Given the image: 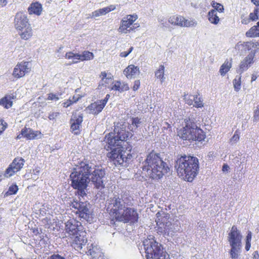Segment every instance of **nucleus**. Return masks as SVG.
Segmentation results:
<instances>
[{
    "label": "nucleus",
    "mask_w": 259,
    "mask_h": 259,
    "mask_svg": "<svg viewBox=\"0 0 259 259\" xmlns=\"http://www.w3.org/2000/svg\"><path fill=\"white\" fill-rule=\"evenodd\" d=\"M78 100H79V98H78L77 99H75V100H71L70 99L69 100H68L66 102H65L63 103V106L64 107L67 108V107H69V106H70L73 103L76 102Z\"/></svg>",
    "instance_id": "nucleus-51"
},
{
    "label": "nucleus",
    "mask_w": 259,
    "mask_h": 259,
    "mask_svg": "<svg viewBox=\"0 0 259 259\" xmlns=\"http://www.w3.org/2000/svg\"><path fill=\"white\" fill-rule=\"evenodd\" d=\"M60 113L58 112H51L49 114L48 118L50 120H54L59 115Z\"/></svg>",
    "instance_id": "nucleus-49"
},
{
    "label": "nucleus",
    "mask_w": 259,
    "mask_h": 259,
    "mask_svg": "<svg viewBox=\"0 0 259 259\" xmlns=\"http://www.w3.org/2000/svg\"><path fill=\"white\" fill-rule=\"evenodd\" d=\"M30 71V63L29 62L22 61L18 63L15 67L12 75L15 78H20L29 73Z\"/></svg>",
    "instance_id": "nucleus-12"
},
{
    "label": "nucleus",
    "mask_w": 259,
    "mask_h": 259,
    "mask_svg": "<svg viewBox=\"0 0 259 259\" xmlns=\"http://www.w3.org/2000/svg\"><path fill=\"white\" fill-rule=\"evenodd\" d=\"M81 223L74 219H70L65 223V231L69 236H74L79 231H83Z\"/></svg>",
    "instance_id": "nucleus-14"
},
{
    "label": "nucleus",
    "mask_w": 259,
    "mask_h": 259,
    "mask_svg": "<svg viewBox=\"0 0 259 259\" xmlns=\"http://www.w3.org/2000/svg\"><path fill=\"white\" fill-rule=\"evenodd\" d=\"M116 9V7L114 5H110L109 7H105L102 9H99V12L100 16L104 15L107 13L115 10Z\"/></svg>",
    "instance_id": "nucleus-34"
},
{
    "label": "nucleus",
    "mask_w": 259,
    "mask_h": 259,
    "mask_svg": "<svg viewBox=\"0 0 259 259\" xmlns=\"http://www.w3.org/2000/svg\"><path fill=\"white\" fill-rule=\"evenodd\" d=\"M76 57V59L81 61L90 60L94 58V54L89 51H84L82 54H74L72 52L67 53L65 55L66 58Z\"/></svg>",
    "instance_id": "nucleus-18"
},
{
    "label": "nucleus",
    "mask_w": 259,
    "mask_h": 259,
    "mask_svg": "<svg viewBox=\"0 0 259 259\" xmlns=\"http://www.w3.org/2000/svg\"><path fill=\"white\" fill-rule=\"evenodd\" d=\"M193 106L196 108H201L203 107V99L201 97H198V95H194Z\"/></svg>",
    "instance_id": "nucleus-35"
},
{
    "label": "nucleus",
    "mask_w": 259,
    "mask_h": 259,
    "mask_svg": "<svg viewBox=\"0 0 259 259\" xmlns=\"http://www.w3.org/2000/svg\"><path fill=\"white\" fill-rule=\"evenodd\" d=\"M18 190V186L16 185H13L9 187L8 191L5 193V196H8L9 195L15 194L17 192Z\"/></svg>",
    "instance_id": "nucleus-37"
},
{
    "label": "nucleus",
    "mask_w": 259,
    "mask_h": 259,
    "mask_svg": "<svg viewBox=\"0 0 259 259\" xmlns=\"http://www.w3.org/2000/svg\"><path fill=\"white\" fill-rule=\"evenodd\" d=\"M246 35L249 37H259V26L257 24L252 26L246 32Z\"/></svg>",
    "instance_id": "nucleus-30"
},
{
    "label": "nucleus",
    "mask_w": 259,
    "mask_h": 259,
    "mask_svg": "<svg viewBox=\"0 0 259 259\" xmlns=\"http://www.w3.org/2000/svg\"><path fill=\"white\" fill-rule=\"evenodd\" d=\"M71 206L77 210L76 213L78 214L81 219L89 221L91 214L90 204L87 201L78 202L77 200H74Z\"/></svg>",
    "instance_id": "nucleus-10"
},
{
    "label": "nucleus",
    "mask_w": 259,
    "mask_h": 259,
    "mask_svg": "<svg viewBox=\"0 0 259 259\" xmlns=\"http://www.w3.org/2000/svg\"><path fill=\"white\" fill-rule=\"evenodd\" d=\"M48 259H66L64 257L57 254H53L51 256H50Z\"/></svg>",
    "instance_id": "nucleus-54"
},
{
    "label": "nucleus",
    "mask_w": 259,
    "mask_h": 259,
    "mask_svg": "<svg viewBox=\"0 0 259 259\" xmlns=\"http://www.w3.org/2000/svg\"><path fill=\"white\" fill-rule=\"evenodd\" d=\"M106 104V100H101L91 104L88 108L91 111V113L98 114L101 112Z\"/></svg>",
    "instance_id": "nucleus-19"
},
{
    "label": "nucleus",
    "mask_w": 259,
    "mask_h": 259,
    "mask_svg": "<svg viewBox=\"0 0 259 259\" xmlns=\"http://www.w3.org/2000/svg\"><path fill=\"white\" fill-rule=\"evenodd\" d=\"M123 72L128 78H132L139 74L140 71L138 67L134 65H130L124 70Z\"/></svg>",
    "instance_id": "nucleus-22"
},
{
    "label": "nucleus",
    "mask_w": 259,
    "mask_h": 259,
    "mask_svg": "<svg viewBox=\"0 0 259 259\" xmlns=\"http://www.w3.org/2000/svg\"><path fill=\"white\" fill-rule=\"evenodd\" d=\"M15 98L13 95H6L0 99V105L5 109H9L13 105V100Z\"/></svg>",
    "instance_id": "nucleus-21"
},
{
    "label": "nucleus",
    "mask_w": 259,
    "mask_h": 259,
    "mask_svg": "<svg viewBox=\"0 0 259 259\" xmlns=\"http://www.w3.org/2000/svg\"><path fill=\"white\" fill-rule=\"evenodd\" d=\"M140 85V81L139 80H137L135 81L134 86L133 87V90H137Z\"/></svg>",
    "instance_id": "nucleus-55"
},
{
    "label": "nucleus",
    "mask_w": 259,
    "mask_h": 259,
    "mask_svg": "<svg viewBox=\"0 0 259 259\" xmlns=\"http://www.w3.org/2000/svg\"><path fill=\"white\" fill-rule=\"evenodd\" d=\"M14 23L15 28L20 31H22L24 28L29 25L26 16L22 12H18L16 14Z\"/></svg>",
    "instance_id": "nucleus-17"
},
{
    "label": "nucleus",
    "mask_w": 259,
    "mask_h": 259,
    "mask_svg": "<svg viewBox=\"0 0 259 259\" xmlns=\"http://www.w3.org/2000/svg\"><path fill=\"white\" fill-rule=\"evenodd\" d=\"M72 239L71 246L75 250H80L83 246L87 242L86 232L85 231H79L74 236H70Z\"/></svg>",
    "instance_id": "nucleus-13"
},
{
    "label": "nucleus",
    "mask_w": 259,
    "mask_h": 259,
    "mask_svg": "<svg viewBox=\"0 0 259 259\" xmlns=\"http://www.w3.org/2000/svg\"><path fill=\"white\" fill-rule=\"evenodd\" d=\"M29 14H35L39 16L41 14L42 11L41 5L38 2L32 3L28 8Z\"/></svg>",
    "instance_id": "nucleus-24"
},
{
    "label": "nucleus",
    "mask_w": 259,
    "mask_h": 259,
    "mask_svg": "<svg viewBox=\"0 0 259 259\" xmlns=\"http://www.w3.org/2000/svg\"><path fill=\"white\" fill-rule=\"evenodd\" d=\"M82 121L83 115L82 113L75 112L72 114L70 123L71 124V130L74 134L78 135L79 134Z\"/></svg>",
    "instance_id": "nucleus-16"
},
{
    "label": "nucleus",
    "mask_w": 259,
    "mask_h": 259,
    "mask_svg": "<svg viewBox=\"0 0 259 259\" xmlns=\"http://www.w3.org/2000/svg\"><path fill=\"white\" fill-rule=\"evenodd\" d=\"M122 147L115 148L107 154L108 157L110 158L115 165H120L124 162V161H126V151H124Z\"/></svg>",
    "instance_id": "nucleus-11"
},
{
    "label": "nucleus",
    "mask_w": 259,
    "mask_h": 259,
    "mask_svg": "<svg viewBox=\"0 0 259 259\" xmlns=\"http://www.w3.org/2000/svg\"><path fill=\"white\" fill-rule=\"evenodd\" d=\"M197 25V21L193 19H187L184 18L183 27H195Z\"/></svg>",
    "instance_id": "nucleus-32"
},
{
    "label": "nucleus",
    "mask_w": 259,
    "mask_h": 259,
    "mask_svg": "<svg viewBox=\"0 0 259 259\" xmlns=\"http://www.w3.org/2000/svg\"><path fill=\"white\" fill-rule=\"evenodd\" d=\"M111 90L117 91L119 92H122L127 91L129 89L128 84L125 82L120 81H115L114 84L111 87Z\"/></svg>",
    "instance_id": "nucleus-25"
},
{
    "label": "nucleus",
    "mask_w": 259,
    "mask_h": 259,
    "mask_svg": "<svg viewBox=\"0 0 259 259\" xmlns=\"http://www.w3.org/2000/svg\"><path fill=\"white\" fill-rule=\"evenodd\" d=\"M61 95L62 94L60 93H57L56 94L49 93V94H48L47 100L57 101L60 99Z\"/></svg>",
    "instance_id": "nucleus-39"
},
{
    "label": "nucleus",
    "mask_w": 259,
    "mask_h": 259,
    "mask_svg": "<svg viewBox=\"0 0 259 259\" xmlns=\"http://www.w3.org/2000/svg\"><path fill=\"white\" fill-rule=\"evenodd\" d=\"M185 125L178 131V136L184 140L201 142L205 138L203 131L198 128L196 120L193 117H189L184 120Z\"/></svg>",
    "instance_id": "nucleus-5"
},
{
    "label": "nucleus",
    "mask_w": 259,
    "mask_h": 259,
    "mask_svg": "<svg viewBox=\"0 0 259 259\" xmlns=\"http://www.w3.org/2000/svg\"><path fill=\"white\" fill-rule=\"evenodd\" d=\"M33 233L35 234V235H37L39 233V231L38 230L37 228H34L33 229Z\"/></svg>",
    "instance_id": "nucleus-64"
},
{
    "label": "nucleus",
    "mask_w": 259,
    "mask_h": 259,
    "mask_svg": "<svg viewBox=\"0 0 259 259\" xmlns=\"http://www.w3.org/2000/svg\"><path fill=\"white\" fill-rule=\"evenodd\" d=\"M143 170L153 179H160L169 170L167 164L159 157V154L151 152L147 157Z\"/></svg>",
    "instance_id": "nucleus-4"
},
{
    "label": "nucleus",
    "mask_w": 259,
    "mask_h": 259,
    "mask_svg": "<svg viewBox=\"0 0 259 259\" xmlns=\"http://www.w3.org/2000/svg\"><path fill=\"white\" fill-rule=\"evenodd\" d=\"M131 24L123 17L120 22L118 30L123 33H127L134 30L135 28L131 27Z\"/></svg>",
    "instance_id": "nucleus-23"
},
{
    "label": "nucleus",
    "mask_w": 259,
    "mask_h": 259,
    "mask_svg": "<svg viewBox=\"0 0 259 259\" xmlns=\"http://www.w3.org/2000/svg\"><path fill=\"white\" fill-rule=\"evenodd\" d=\"M1 122L3 126V131H5L6 129V128L7 127L8 124L6 122H4L3 119H1Z\"/></svg>",
    "instance_id": "nucleus-60"
},
{
    "label": "nucleus",
    "mask_w": 259,
    "mask_h": 259,
    "mask_svg": "<svg viewBox=\"0 0 259 259\" xmlns=\"http://www.w3.org/2000/svg\"><path fill=\"white\" fill-rule=\"evenodd\" d=\"M107 210L118 222L134 224L138 221L137 210L130 207L131 199L126 195H114L107 201Z\"/></svg>",
    "instance_id": "nucleus-2"
},
{
    "label": "nucleus",
    "mask_w": 259,
    "mask_h": 259,
    "mask_svg": "<svg viewBox=\"0 0 259 259\" xmlns=\"http://www.w3.org/2000/svg\"><path fill=\"white\" fill-rule=\"evenodd\" d=\"M250 246H251V243L250 242H246V244H245V249L247 250V251H248L250 248Z\"/></svg>",
    "instance_id": "nucleus-61"
},
{
    "label": "nucleus",
    "mask_w": 259,
    "mask_h": 259,
    "mask_svg": "<svg viewBox=\"0 0 259 259\" xmlns=\"http://www.w3.org/2000/svg\"><path fill=\"white\" fill-rule=\"evenodd\" d=\"M99 14L100 13L99 12L98 10H96V11H95L94 12H93L92 13L91 15H90V16H89L88 17V18H92V17H97L100 16V15Z\"/></svg>",
    "instance_id": "nucleus-57"
},
{
    "label": "nucleus",
    "mask_w": 259,
    "mask_h": 259,
    "mask_svg": "<svg viewBox=\"0 0 259 259\" xmlns=\"http://www.w3.org/2000/svg\"><path fill=\"white\" fill-rule=\"evenodd\" d=\"M0 5L3 7V6H5L7 5V0H0Z\"/></svg>",
    "instance_id": "nucleus-63"
},
{
    "label": "nucleus",
    "mask_w": 259,
    "mask_h": 259,
    "mask_svg": "<svg viewBox=\"0 0 259 259\" xmlns=\"http://www.w3.org/2000/svg\"><path fill=\"white\" fill-rule=\"evenodd\" d=\"M253 122H257L259 121V105L253 111Z\"/></svg>",
    "instance_id": "nucleus-47"
},
{
    "label": "nucleus",
    "mask_w": 259,
    "mask_h": 259,
    "mask_svg": "<svg viewBox=\"0 0 259 259\" xmlns=\"http://www.w3.org/2000/svg\"><path fill=\"white\" fill-rule=\"evenodd\" d=\"M75 165L76 167L70 177L71 185L77 190L78 196L82 198L87 196V188L90 182L98 189L104 188L105 172L104 170L87 160L78 161Z\"/></svg>",
    "instance_id": "nucleus-1"
},
{
    "label": "nucleus",
    "mask_w": 259,
    "mask_h": 259,
    "mask_svg": "<svg viewBox=\"0 0 259 259\" xmlns=\"http://www.w3.org/2000/svg\"><path fill=\"white\" fill-rule=\"evenodd\" d=\"M211 6L213 8H214V10H216L217 12H219L221 13L223 12L224 7L221 4L218 3L214 1H212L211 2Z\"/></svg>",
    "instance_id": "nucleus-42"
},
{
    "label": "nucleus",
    "mask_w": 259,
    "mask_h": 259,
    "mask_svg": "<svg viewBox=\"0 0 259 259\" xmlns=\"http://www.w3.org/2000/svg\"><path fill=\"white\" fill-rule=\"evenodd\" d=\"M156 215V222L158 233L162 235L163 236L172 237L180 231V223L178 220L171 219L169 220L166 214L162 217L160 212H158Z\"/></svg>",
    "instance_id": "nucleus-7"
},
{
    "label": "nucleus",
    "mask_w": 259,
    "mask_h": 259,
    "mask_svg": "<svg viewBox=\"0 0 259 259\" xmlns=\"http://www.w3.org/2000/svg\"><path fill=\"white\" fill-rule=\"evenodd\" d=\"M208 19L209 22L214 24H218L220 22V18L217 15V12L215 10H211L208 13Z\"/></svg>",
    "instance_id": "nucleus-28"
},
{
    "label": "nucleus",
    "mask_w": 259,
    "mask_h": 259,
    "mask_svg": "<svg viewBox=\"0 0 259 259\" xmlns=\"http://www.w3.org/2000/svg\"><path fill=\"white\" fill-rule=\"evenodd\" d=\"M25 161L22 158H15L5 172V176L10 177L19 171L23 166Z\"/></svg>",
    "instance_id": "nucleus-15"
},
{
    "label": "nucleus",
    "mask_w": 259,
    "mask_h": 259,
    "mask_svg": "<svg viewBox=\"0 0 259 259\" xmlns=\"http://www.w3.org/2000/svg\"><path fill=\"white\" fill-rule=\"evenodd\" d=\"M143 246L147 259H169L161 244L156 242L153 236H149L144 240Z\"/></svg>",
    "instance_id": "nucleus-8"
},
{
    "label": "nucleus",
    "mask_w": 259,
    "mask_h": 259,
    "mask_svg": "<svg viewBox=\"0 0 259 259\" xmlns=\"http://www.w3.org/2000/svg\"><path fill=\"white\" fill-rule=\"evenodd\" d=\"M141 123L140 119L138 117L132 118L131 119V125L129 128L131 129V128H132L131 131H133L134 127L135 130H136L140 126Z\"/></svg>",
    "instance_id": "nucleus-36"
},
{
    "label": "nucleus",
    "mask_w": 259,
    "mask_h": 259,
    "mask_svg": "<svg viewBox=\"0 0 259 259\" xmlns=\"http://www.w3.org/2000/svg\"><path fill=\"white\" fill-rule=\"evenodd\" d=\"M249 65L245 61L243 60L241 62L238 72L241 74L243 71L246 70L248 68Z\"/></svg>",
    "instance_id": "nucleus-41"
},
{
    "label": "nucleus",
    "mask_w": 259,
    "mask_h": 259,
    "mask_svg": "<svg viewBox=\"0 0 259 259\" xmlns=\"http://www.w3.org/2000/svg\"><path fill=\"white\" fill-rule=\"evenodd\" d=\"M255 52H251L244 59L248 65H250L253 63V59L255 56Z\"/></svg>",
    "instance_id": "nucleus-38"
},
{
    "label": "nucleus",
    "mask_w": 259,
    "mask_h": 259,
    "mask_svg": "<svg viewBox=\"0 0 259 259\" xmlns=\"http://www.w3.org/2000/svg\"><path fill=\"white\" fill-rule=\"evenodd\" d=\"M164 66L161 65L155 72V77L160 79L161 83H162L165 79L164 76Z\"/></svg>",
    "instance_id": "nucleus-29"
},
{
    "label": "nucleus",
    "mask_w": 259,
    "mask_h": 259,
    "mask_svg": "<svg viewBox=\"0 0 259 259\" xmlns=\"http://www.w3.org/2000/svg\"><path fill=\"white\" fill-rule=\"evenodd\" d=\"M124 17L131 25H132L133 23L138 19V16L136 14L128 15Z\"/></svg>",
    "instance_id": "nucleus-44"
},
{
    "label": "nucleus",
    "mask_w": 259,
    "mask_h": 259,
    "mask_svg": "<svg viewBox=\"0 0 259 259\" xmlns=\"http://www.w3.org/2000/svg\"><path fill=\"white\" fill-rule=\"evenodd\" d=\"M158 22L160 23V24L161 25V27L167 28L168 27L167 24L164 17H163V16L159 17L158 18Z\"/></svg>",
    "instance_id": "nucleus-48"
},
{
    "label": "nucleus",
    "mask_w": 259,
    "mask_h": 259,
    "mask_svg": "<svg viewBox=\"0 0 259 259\" xmlns=\"http://www.w3.org/2000/svg\"><path fill=\"white\" fill-rule=\"evenodd\" d=\"M233 85L234 90L236 92H238L240 90L241 87V76H238V78L236 77L233 80Z\"/></svg>",
    "instance_id": "nucleus-40"
},
{
    "label": "nucleus",
    "mask_w": 259,
    "mask_h": 259,
    "mask_svg": "<svg viewBox=\"0 0 259 259\" xmlns=\"http://www.w3.org/2000/svg\"><path fill=\"white\" fill-rule=\"evenodd\" d=\"M87 252L88 254H90L92 256V259L103 258V253L97 246L91 244V245L89 247Z\"/></svg>",
    "instance_id": "nucleus-20"
},
{
    "label": "nucleus",
    "mask_w": 259,
    "mask_h": 259,
    "mask_svg": "<svg viewBox=\"0 0 259 259\" xmlns=\"http://www.w3.org/2000/svg\"><path fill=\"white\" fill-rule=\"evenodd\" d=\"M242 238L241 232L236 226H233L228 236V241L231 246L230 254L232 259L237 258L241 252Z\"/></svg>",
    "instance_id": "nucleus-9"
},
{
    "label": "nucleus",
    "mask_w": 259,
    "mask_h": 259,
    "mask_svg": "<svg viewBox=\"0 0 259 259\" xmlns=\"http://www.w3.org/2000/svg\"><path fill=\"white\" fill-rule=\"evenodd\" d=\"M21 32L20 33V35L21 38L27 40L30 38L32 35V28L30 26V24L24 28Z\"/></svg>",
    "instance_id": "nucleus-27"
},
{
    "label": "nucleus",
    "mask_w": 259,
    "mask_h": 259,
    "mask_svg": "<svg viewBox=\"0 0 259 259\" xmlns=\"http://www.w3.org/2000/svg\"><path fill=\"white\" fill-rule=\"evenodd\" d=\"M101 75L102 76V82H106V80H112L111 77H107V74L105 72H102L101 73Z\"/></svg>",
    "instance_id": "nucleus-52"
},
{
    "label": "nucleus",
    "mask_w": 259,
    "mask_h": 259,
    "mask_svg": "<svg viewBox=\"0 0 259 259\" xmlns=\"http://www.w3.org/2000/svg\"><path fill=\"white\" fill-rule=\"evenodd\" d=\"M252 46V43L251 42H243V43L239 42L236 46V48L238 50L243 49L245 50H250L251 47Z\"/></svg>",
    "instance_id": "nucleus-33"
},
{
    "label": "nucleus",
    "mask_w": 259,
    "mask_h": 259,
    "mask_svg": "<svg viewBox=\"0 0 259 259\" xmlns=\"http://www.w3.org/2000/svg\"><path fill=\"white\" fill-rule=\"evenodd\" d=\"M175 167L180 177L191 182L197 175L198 160L195 157L186 155L181 156L177 160Z\"/></svg>",
    "instance_id": "nucleus-3"
},
{
    "label": "nucleus",
    "mask_w": 259,
    "mask_h": 259,
    "mask_svg": "<svg viewBox=\"0 0 259 259\" xmlns=\"http://www.w3.org/2000/svg\"><path fill=\"white\" fill-rule=\"evenodd\" d=\"M132 157V155L128 153V152H127L126 151V153H125V158H126V161H124L125 162H127L129 159H131Z\"/></svg>",
    "instance_id": "nucleus-59"
},
{
    "label": "nucleus",
    "mask_w": 259,
    "mask_h": 259,
    "mask_svg": "<svg viewBox=\"0 0 259 259\" xmlns=\"http://www.w3.org/2000/svg\"><path fill=\"white\" fill-rule=\"evenodd\" d=\"M184 99L185 100V102L186 104H187L189 105H192L193 104L194 102V95H189L188 96V95H184Z\"/></svg>",
    "instance_id": "nucleus-43"
},
{
    "label": "nucleus",
    "mask_w": 259,
    "mask_h": 259,
    "mask_svg": "<svg viewBox=\"0 0 259 259\" xmlns=\"http://www.w3.org/2000/svg\"><path fill=\"white\" fill-rule=\"evenodd\" d=\"M229 168V166L227 164H224L223 166L222 170L223 171H227Z\"/></svg>",
    "instance_id": "nucleus-62"
},
{
    "label": "nucleus",
    "mask_w": 259,
    "mask_h": 259,
    "mask_svg": "<svg viewBox=\"0 0 259 259\" xmlns=\"http://www.w3.org/2000/svg\"><path fill=\"white\" fill-rule=\"evenodd\" d=\"M126 127L125 122H118L115 125L114 133H109L105 136L104 141L106 143L105 148L107 150L121 147V142L127 140L130 133L126 132Z\"/></svg>",
    "instance_id": "nucleus-6"
},
{
    "label": "nucleus",
    "mask_w": 259,
    "mask_h": 259,
    "mask_svg": "<svg viewBox=\"0 0 259 259\" xmlns=\"http://www.w3.org/2000/svg\"><path fill=\"white\" fill-rule=\"evenodd\" d=\"M184 17L181 16L176 15L175 25L183 27V21Z\"/></svg>",
    "instance_id": "nucleus-45"
},
{
    "label": "nucleus",
    "mask_w": 259,
    "mask_h": 259,
    "mask_svg": "<svg viewBox=\"0 0 259 259\" xmlns=\"http://www.w3.org/2000/svg\"><path fill=\"white\" fill-rule=\"evenodd\" d=\"M176 15L170 16L168 18V22L172 25H175L176 24Z\"/></svg>",
    "instance_id": "nucleus-56"
},
{
    "label": "nucleus",
    "mask_w": 259,
    "mask_h": 259,
    "mask_svg": "<svg viewBox=\"0 0 259 259\" xmlns=\"http://www.w3.org/2000/svg\"><path fill=\"white\" fill-rule=\"evenodd\" d=\"M22 136L27 138V139H34L37 136L36 132H34L30 128H23L21 131Z\"/></svg>",
    "instance_id": "nucleus-26"
},
{
    "label": "nucleus",
    "mask_w": 259,
    "mask_h": 259,
    "mask_svg": "<svg viewBox=\"0 0 259 259\" xmlns=\"http://www.w3.org/2000/svg\"><path fill=\"white\" fill-rule=\"evenodd\" d=\"M239 139V136L237 131H236L233 136L230 139V143L232 144L236 143Z\"/></svg>",
    "instance_id": "nucleus-50"
},
{
    "label": "nucleus",
    "mask_w": 259,
    "mask_h": 259,
    "mask_svg": "<svg viewBox=\"0 0 259 259\" xmlns=\"http://www.w3.org/2000/svg\"><path fill=\"white\" fill-rule=\"evenodd\" d=\"M232 66L231 62L226 61L221 66L220 73L222 76H224L230 69Z\"/></svg>",
    "instance_id": "nucleus-31"
},
{
    "label": "nucleus",
    "mask_w": 259,
    "mask_h": 259,
    "mask_svg": "<svg viewBox=\"0 0 259 259\" xmlns=\"http://www.w3.org/2000/svg\"><path fill=\"white\" fill-rule=\"evenodd\" d=\"M133 50V47H131L127 52H122L120 53V56L121 57H127Z\"/></svg>",
    "instance_id": "nucleus-53"
},
{
    "label": "nucleus",
    "mask_w": 259,
    "mask_h": 259,
    "mask_svg": "<svg viewBox=\"0 0 259 259\" xmlns=\"http://www.w3.org/2000/svg\"><path fill=\"white\" fill-rule=\"evenodd\" d=\"M252 238V233L251 231H248L247 232V235L246 237V242H250Z\"/></svg>",
    "instance_id": "nucleus-58"
},
{
    "label": "nucleus",
    "mask_w": 259,
    "mask_h": 259,
    "mask_svg": "<svg viewBox=\"0 0 259 259\" xmlns=\"http://www.w3.org/2000/svg\"><path fill=\"white\" fill-rule=\"evenodd\" d=\"M250 19L252 21H255L259 19V10H256L253 13H250L249 15Z\"/></svg>",
    "instance_id": "nucleus-46"
}]
</instances>
